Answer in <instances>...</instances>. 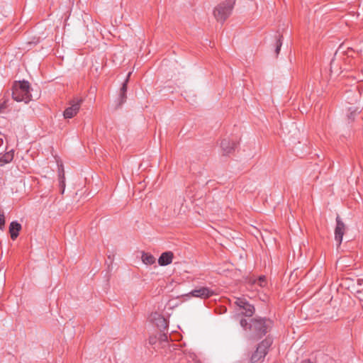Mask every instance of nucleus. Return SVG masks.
<instances>
[{
	"label": "nucleus",
	"mask_w": 363,
	"mask_h": 363,
	"mask_svg": "<svg viewBox=\"0 0 363 363\" xmlns=\"http://www.w3.org/2000/svg\"><path fill=\"white\" fill-rule=\"evenodd\" d=\"M14 157V150H11L6 152L3 156L0 157V166L10 163Z\"/></svg>",
	"instance_id": "nucleus-13"
},
{
	"label": "nucleus",
	"mask_w": 363,
	"mask_h": 363,
	"mask_svg": "<svg viewBox=\"0 0 363 363\" xmlns=\"http://www.w3.org/2000/svg\"><path fill=\"white\" fill-rule=\"evenodd\" d=\"M142 261L144 264L150 265L155 262V258L150 253L143 252Z\"/></svg>",
	"instance_id": "nucleus-15"
},
{
	"label": "nucleus",
	"mask_w": 363,
	"mask_h": 363,
	"mask_svg": "<svg viewBox=\"0 0 363 363\" xmlns=\"http://www.w3.org/2000/svg\"><path fill=\"white\" fill-rule=\"evenodd\" d=\"M156 342V337H150L149 343L150 345H154Z\"/></svg>",
	"instance_id": "nucleus-22"
},
{
	"label": "nucleus",
	"mask_w": 363,
	"mask_h": 363,
	"mask_svg": "<svg viewBox=\"0 0 363 363\" xmlns=\"http://www.w3.org/2000/svg\"><path fill=\"white\" fill-rule=\"evenodd\" d=\"M235 4L234 0H226L220 3L213 10V15L217 21L223 23L230 16Z\"/></svg>",
	"instance_id": "nucleus-3"
},
{
	"label": "nucleus",
	"mask_w": 363,
	"mask_h": 363,
	"mask_svg": "<svg viewBox=\"0 0 363 363\" xmlns=\"http://www.w3.org/2000/svg\"><path fill=\"white\" fill-rule=\"evenodd\" d=\"M7 100H4L2 103L0 104V113H3L4 109L7 107Z\"/></svg>",
	"instance_id": "nucleus-21"
},
{
	"label": "nucleus",
	"mask_w": 363,
	"mask_h": 363,
	"mask_svg": "<svg viewBox=\"0 0 363 363\" xmlns=\"http://www.w3.org/2000/svg\"><path fill=\"white\" fill-rule=\"evenodd\" d=\"M59 186L61 190V194H64L65 189V177L63 169L59 171Z\"/></svg>",
	"instance_id": "nucleus-16"
},
{
	"label": "nucleus",
	"mask_w": 363,
	"mask_h": 363,
	"mask_svg": "<svg viewBox=\"0 0 363 363\" xmlns=\"http://www.w3.org/2000/svg\"><path fill=\"white\" fill-rule=\"evenodd\" d=\"M336 228L335 229V239L340 245L342 241V237L345 231V225L342 221L340 217L337 216L336 217Z\"/></svg>",
	"instance_id": "nucleus-8"
},
{
	"label": "nucleus",
	"mask_w": 363,
	"mask_h": 363,
	"mask_svg": "<svg viewBox=\"0 0 363 363\" xmlns=\"http://www.w3.org/2000/svg\"><path fill=\"white\" fill-rule=\"evenodd\" d=\"M83 102L82 98H74L69 103V106L65 110L63 116L65 118H72L79 112Z\"/></svg>",
	"instance_id": "nucleus-5"
},
{
	"label": "nucleus",
	"mask_w": 363,
	"mask_h": 363,
	"mask_svg": "<svg viewBox=\"0 0 363 363\" xmlns=\"http://www.w3.org/2000/svg\"><path fill=\"white\" fill-rule=\"evenodd\" d=\"M235 304L242 310L241 313L247 317H251L255 313V307L248 303L245 298H238Z\"/></svg>",
	"instance_id": "nucleus-6"
},
{
	"label": "nucleus",
	"mask_w": 363,
	"mask_h": 363,
	"mask_svg": "<svg viewBox=\"0 0 363 363\" xmlns=\"http://www.w3.org/2000/svg\"><path fill=\"white\" fill-rule=\"evenodd\" d=\"M30 84L27 81L15 82L12 87V98L13 100L28 104L32 99Z\"/></svg>",
	"instance_id": "nucleus-2"
},
{
	"label": "nucleus",
	"mask_w": 363,
	"mask_h": 363,
	"mask_svg": "<svg viewBox=\"0 0 363 363\" xmlns=\"http://www.w3.org/2000/svg\"><path fill=\"white\" fill-rule=\"evenodd\" d=\"M0 135H1V133L0 132Z\"/></svg>",
	"instance_id": "nucleus-26"
},
{
	"label": "nucleus",
	"mask_w": 363,
	"mask_h": 363,
	"mask_svg": "<svg viewBox=\"0 0 363 363\" xmlns=\"http://www.w3.org/2000/svg\"><path fill=\"white\" fill-rule=\"evenodd\" d=\"M240 324L245 331H249L251 339H259L268 333L272 327L273 322L266 318H252L250 322L245 318H241Z\"/></svg>",
	"instance_id": "nucleus-1"
},
{
	"label": "nucleus",
	"mask_w": 363,
	"mask_h": 363,
	"mask_svg": "<svg viewBox=\"0 0 363 363\" xmlns=\"http://www.w3.org/2000/svg\"><path fill=\"white\" fill-rule=\"evenodd\" d=\"M213 294V291L208 287H200L192 290L189 295L196 298H208Z\"/></svg>",
	"instance_id": "nucleus-9"
},
{
	"label": "nucleus",
	"mask_w": 363,
	"mask_h": 363,
	"mask_svg": "<svg viewBox=\"0 0 363 363\" xmlns=\"http://www.w3.org/2000/svg\"><path fill=\"white\" fill-rule=\"evenodd\" d=\"M301 363H313V362H311L309 359H306V360H303Z\"/></svg>",
	"instance_id": "nucleus-23"
},
{
	"label": "nucleus",
	"mask_w": 363,
	"mask_h": 363,
	"mask_svg": "<svg viewBox=\"0 0 363 363\" xmlns=\"http://www.w3.org/2000/svg\"><path fill=\"white\" fill-rule=\"evenodd\" d=\"M130 74H131V72H129L128 74L127 78H126L125 81L123 82V86L121 89V93H120L121 103H123L126 99L127 83H128V78L130 77Z\"/></svg>",
	"instance_id": "nucleus-14"
},
{
	"label": "nucleus",
	"mask_w": 363,
	"mask_h": 363,
	"mask_svg": "<svg viewBox=\"0 0 363 363\" xmlns=\"http://www.w3.org/2000/svg\"><path fill=\"white\" fill-rule=\"evenodd\" d=\"M257 284L262 287H264L267 284L266 277L264 276H261L257 281Z\"/></svg>",
	"instance_id": "nucleus-19"
},
{
	"label": "nucleus",
	"mask_w": 363,
	"mask_h": 363,
	"mask_svg": "<svg viewBox=\"0 0 363 363\" xmlns=\"http://www.w3.org/2000/svg\"><path fill=\"white\" fill-rule=\"evenodd\" d=\"M357 281H358V284H362V279H358V280H357Z\"/></svg>",
	"instance_id": "nucleus-25"
},
{
	"label": "nucleus",
	"mask_w": 363,
	"mask_h": 363,
	"mask_svg": "<svg viewBox=\"0 0 363 363\" xmlns=\"http://www.w3.org/2000/svg\"><path fill=\"white\" fill-rule=\"evenodd\" d=\"M272 340L269 338H266L262 340L257 346L256 351L251 357V362L255 363L264 358L267 354V350L271 346Z\"/></svg>",
	"instance_id": "nucleus-4"
},
{
	"label": "nucleus",
	"mask_w": 363,
	"mask_h": 363,
	"mask_svg": "<svg viewBox=\"0 0 363 363\" xmlns=\"http://www.w3.org/2000/svg\"><path fill=\"white\" fill-rule=\"evenodd\" d=\"M151 320L152 323L159 328L161 332L167 330L168 329V321L161 314L158 313H154L151 315Z\"/></svg>",
	"instance_id": "nucleus-7"
},
{
	"label": "nucleus",
	"mask_w": 363,
	"mask_h": 363,
	"mask_svg": "<svg viewBox=\"0 0 363 363\" xmlns=\"http://www.w3.org/2000/svg\"><path fill=\"white\" fill-rule=\"evenodd\" d=\"M22 227L21 225L17 221H12L9 225V233L11 234V238L15 240L21 231Z\"/></svg>",
	"instance_id": "nucleus-12"
},
{
	"label": "nucleus",
	"mask_w": 363,
	"mask_h": 363,
	"mask_svg": "<svg viewBox=\"0 0 363 363\" xmlns=\"http://www.w3.org/2000/svg\"><path fill=\"white\" fill-rule=\"evenodd\" d=\"M174 255L171 251L162 253L158 259V263L160 266H167L172 262Z\"/></svg>",
	"instance_id": "nucleus-11"
},
{
	"label": "nucleus",
	"mask_w": 363,
	"mask_h": 363,
	"mask_svg": "<svg viewBox=\"0 0 363 363\" xmlns=\"http://www.w3.org/2000/svg\"><path fill=\"white\" fill-rule=\"evenodd\" d=\"M171 347H173V349H174V350H175V349H176V347H177V345H175V344H172V345H171Z\"/></svg>",
	"instance_id": "nucleus-24"
},
{
	"label": "nucleus",
	"mask_w": 363,
	"mask_h": 363,
	"mask_svg": "<svg viewBox=\"0 0 363 363\" xmlns=\"http://www.w3.org/2000/svg\"><path fill=\"white\" fill-rule=\"evenodd\" d=\"M282 35H279L277 38V40H276V43H275V53L277 55H279V51L281 50V47L282 45Z\"/></svg>",
	"instance_id": "nucleus-17"
},
{
	"label": "nucleus",
	"mask_w": 363,
	"mask_h": 363,
	"mask_svg": "<svg viewBox=\"0 0 363 363\" xmlns=\"http://www.w3.org/2000/svg\"><path fill=\"white\" fill-rule=\"evenodd\" d=\"M236 146V141L229 138H225L220 143V147L223 150V155L230 154L233 151L235 150Z\"/></svg>",
	"instance_id": "nucleus-10"
},
{
	"label": "nucleus",
	"mask_w": 363,
	"mask_h": 363,
	"mask_svg": "<svg viewBox=\"0 0 363 363\" xmlns=\"http://www.w3.org/2000/svg\"><path fill=\"white\" fill-rule=\"evenodd\" d=\"M159 340L160 344H162V347H164L165 344H168V335L167 332L165 333V331L162 332V334H160Z\"/></svg>",
	"instance_id": "nucleus-18"
},
{
	"label": "nucleus",
	"mask_w": 363,
	"mask_h": 363,
	"mask_svg": "<svg viewBox=\"0 0 363 363\" xmlns=\"http://www.w3.org/2000/svg\"><path fill=\"white\" fill-rule=\"evenodd\" d=\"M5 226V216L3 211H0V229L3 230Z\"/></svg>",
	"instance_id": "nucleus-20"
}]
</instances>
